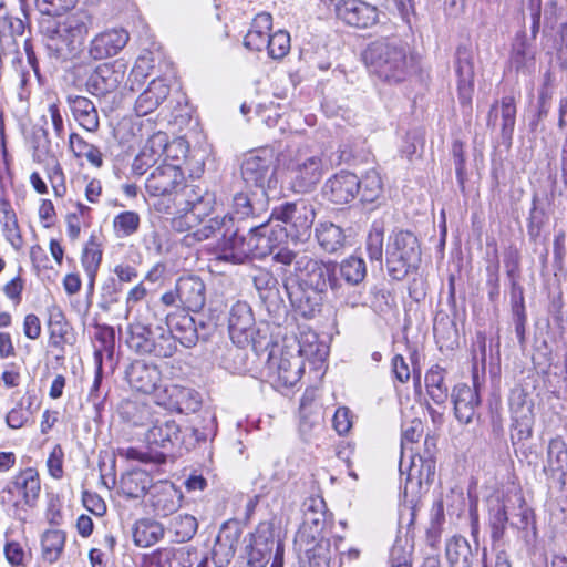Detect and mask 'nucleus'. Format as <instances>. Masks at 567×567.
<instances>
[{"mask_svg":"<svg viewBox=\"0 0 567 567\" xmlns=\"http://www.w3.org/2000/svg\"><path fill=\"white\" fill-rule=\"evenodd\" d=\"M82 503L95 516H103L106 513V504L96 493L84 491L82 493Z\"/></svg>","mask_w":567,"mask_h":567,"instance_id":"obj_64","label":"nucleus"},{"mask_svg":"<svg viewBox=\"0 0 567 567\" xmlns=\"http://www.w3.org/2000/svg\"><path fill=\"white\" fill-rule=\"evenodd\" d=\"M284 286L291 305L302 317L313 318L321 311L326 291L295 286L290 279H286Z\"/></svg>","mask_w":567,"mask_h":567,"instance_id":"obj_22","label":"nucleus"},{"mask_svg":"<svg viewBox=\"0 0 567 567\" xmlns=\"http://www.w3.org/2000/svg\"><path fill=\"white\" fill-rule=\"evenodd\" d=\"M241 535L239 524L235 519L223 523L214 546L208 553L215 567H226L235 556L236 547Z\"/></svg>","mask_w":567,"mask_h":567,"instance_id":"obj_13","label":"nucleus"},{"mask_svg":"<svg viewBox=\"0 0 567 567\" xmlns=\"http://www.w3.org/2000/svg\"><path fill=\"white\" fill-rule=\"evenodd\" d=\"M501 118V135L504 142L511 144L515 123H516V104L513 96L507 95L492 104L488 112L487 125L495 127L497 120Z\"/></svg>","mask_w":567,"mask_h":567,"instance_id":"obj_28","label":"nucleus"},{"mask_svg":"<svg viewBox=\"0 0 567 567\" xmlns=\"http://www.w3.org/2000/svg\"><path fill=\"white\" fill-rule=\"evenodd\" d=\"M123 414L135 426H150L145 433V441L151 450L161 449L155 453L182 450L185 441L182 439L181 425L167 414H154L151 406L143 403L127 402Z\"/></svg>","mask_w":567,"mask_h":567,"instance_id":"obj_4","label":"nucleus"},{"mask_svg":"<svg viewBox=\"0 0 567 567\" xmlns=\"http://www.w3.org/2000/svg\"><path fill=\"white\" fill-rule=\"evenodd\" d=\"M303 353H312V350H307L301 346L296 351L290 349L282 350L277 365L278 379L282 385L291 388L301 379L303 373Z\"/></svg>","mask_w":567,"mask_h":567,"instance_id":"obj_29","label":"nucleus"},{"mask_svg":"<svg viewBox=\"0 0 567 567\" xmlns=\"http://www.w3.org/2000/svg\"><path fill=\"white\" fill-rule=\"evenodd\" d=\"M509 409L514 417L522 420L525 425H529L533 413V402L528 400V394L522 388H515L511 391Z\"/></svg>","mask_w":567,"mask_h":567,"instance_id":"obj_48","label":"nucleus"},{"mask_svg":"<svg viewBox=\"0 0 567 567\" xmlns=\"http://www.w3.org/2000/svg\"><path fill=\"white\" fill-rule=\"evenodd\" d=\"M184 182V174L177 165L162 164L147 177L146 192L151 196L172 195Z\"/></svg>","mask_w":567,"mask_h":567,"instance_id":"obj_17","label":"nucleus"},{"mask_svg":"<svg viewBox=\"0 0 567 567\" xmlns=\"http://www.w3.org/2000/svg\"><path fill=\"white\" fill-rule=\"evenodd\" d=\"M536 50L524 31L516 34L511 50V65L517 72L529 71L535 65Z\"/></svg>","mask_w":567,"mask_h":567,"instance_id":"obj_35","label":"nucleus"},{"mask_svg":"<svg viewBox=\"0 0 567 567\" xmlns=\"http://www.w3.org/2000/svg\"><path fill=\"white\" fill-rule=\"evenodd\" d=\"M216 204L215 195L209 192H204L197 187L192 188L189 193L186 195L185 207L183 210L185 213L197 212V213H212L216 208L214 205Z\"/></svg>","mask_w":567,"mask_h":567,"instance_id":"obj_49","label":"nucleus"},{"mask_svg":"<svg viewBox=\"0 0 567 567\" xmlns=\"http://www.w3.org/2000/svg\"><path fill=\"white\" fill-rule=\"evenodd\" d=\"M169 85L163 79H154L138 95L134 110L138 116H145L156 110L168 96Z\"/></svg>","mask_w":567,"mask_h":567,"instance_id":"obj_31","label":"nucleus"},{"mask_svg":"<svg viewBox=\"0 0 567 567\" xmlns=\"http://www.w3.org/2000/svg\"><path fill=\"white\" fill-rule=\"evenodd\" d=\"M102 254V244L99 241L97 236L92 234L81 257L82 266L90 278L91 285H93L96 272L100 268Z\"/></svg>","mask_w":567,"mask_h":567,"instance_id":"obj_46","label":"nucleus"},{"mask_svg":"<svg viewBox=\"0 0 567 567\" xmlns=\"http://www.w3.org/2000/svg\"><path fill=\"white\" fill-rule=\"evenodd\" d=\"M312 221L313 219H309L307 215H270L265 225L268 226L271 239H301L310 235Z\"/></svg>","mask_w":567,"mask_h":567,"instance_id":"obj_14","label":"nucleus"},{"mask_svg":"<svg viewBox=\"0 0 567 567\" xmlns=\"http://www.w3.org/2000/svg\"><path fill=\"white\" fill-rule=\"evenodd\" d=\"M336 14L338 19L346 24L367 29L378 22V9L362 0H340L336 4Z\"/></svg>","mask_w":567,"mask_h":567,"instance_id":"obj_15","label":"nucleus"},{"mask_svg":"<svg viewBox=\"0 0 567 567\" xmlns=\"http://www.w3.org/2000/svg\"><path fill=\"white\" fill-rule=\"evenodd\" d=\"M452 156L455 165V173L457 182L461 186L464 185L466 171H465V154L464 144L461 141H455L452 145Z\"/></svg>","mask_w":567,"mask_h":567,"instance_id":"obj_62","label":"nucleus"},{"mask_svg":"<svg viewBox=\"0 0 567 567\" xmlns=\"http://www.w3.org/2000/svg\"><path fill=\"white\" fill-rule=\"evenodd\" d=\"M65 101L73 120L83 130L89 133H96L100 130V115L93 101L78 94H68Z\"/></svg>","mask_w":567,"mask_h":567,"instance_id":"obj_25","label":"nucleus"},{"mask_svg":"<svg viewBox=\"0 0 567 567\" xmlns=\"http://www.w3.org/2000/svg\"><path fill=\"white\" fill-rule=\"evenodd\" d=\"M172 395L177 398L176 409L182 413L196 412L202 404L199 393L189 388H173Z\"/></svg>","mask_w":567,"mask_h":567,"instance_id":"obj_51","label":"nucleus"},{"mask_svg":"<svg viewBox=\"0 0 567 567\" xmlns=\"http://www.w3.org/2000/svg\"><path fill=\"white\" fill-rule=\"evenodd\" d=\"M445 557L449 567H473L477 561V548L473 550L465 537L455 535L446 542Z\"/></svg>","mask_w":567,"mask_h":567,"instance_id":"obj_33","label":"nucleus"},{"mask_svg":"<svg viewBox=\"0 0 567 567\" xmlns=\"http://www.w3.org/2000/svg\"><path fill=\"white\" fill-rule=\"evenodd\" d=\"M271 27V14L268 12L258 13L252 20L251 28L244 38V45L252 51H261L267 48Z\"/></svg>","mask_w":567,"mask_h":567,"instance_id":"obj_36","label":"nucleus"},{"mask_svg":"<svg viewBox=\"0 0 567 567\" xmlns=\"http://www.w3.org/2000/svg\"><path fill=\"white\" fill-rule=\"evenodd\" d=\"M297 549L305 554L307 567H330L331 545L330 540L312 542L310 544L296 545Z\"/></svg>","mask_w":567,"mask_h":567,"instance_id":"obj_45","label":"nucleus"},{"mask_svg":"<svg viewBox=\"0 0 567 567\" xmlns=\"http://www.w3.org/2000/svg\"><path fill=\"white\" fill-rule=\"evenodd\" d=\"M152 486V477L142 470L130 471L122 475L120 491L127 498L144 496Z\"/></svg>","mask_w":567,"mask_h":567,"instance_id":"obj_40","label":"nucleus"},{"mask_svg":"<svg viewBox=\"0 0 567 567\" xmlns=\"http://www.w3.org/2000/svg\"><path fill=\"white\" fill-rule=\"evenodd\" d=\"M164 533L165 529L161 523L144 518L135 523L133 539L136 546L146 548L159 542Z\"/></svg>","mask_w":567,"mask_h":567,"instance_id":"obj_41","label":"nucleus"},{"mask_svg":"<svg viewBox=\"0 0 567 567\" xmlns=\"http://www.w3.org/2000/svg\"><path fill=\"white\" fill-rule=\"evenodd\" d=\"M198 550L192 546L162 547L144 555L141 567H194Z\"/></svg>","mask_w":567,"mask_h":567,"instance_id":"obj_12","label":"nucleus"},{"mask_svg":"<svg viewBox=\"0 0 567 567\" xmlns=\"http://www.w3.org/2000/svg\"><path fill=\"white\" fill-rule=\"evenodd\" d=\"M125 79V68L120 63H101L86 78L85 90L97 99L116 92Z\"/></svg>","mask_w":567,"mask_h":567,"instance_id":"obj_10","label":"nucleus"},{"mask_svg":"<svg viewBox=\"0 0 567 567\" xmlns=\"http://www.w3.org/2000/svg\"><path fill=\"white\" fill-rule=\"evenodd\" d=\"M168 148V136L164 132L154 133L145 143L132 163V172L142 176L155 165Z\"/></svg>","mask_w":567,"mask_h":567,"instance_id":"obj_27","label":"nucleus"},{"mask_svg":"<svg viewBox=\"0 0 567 567\" xmlns=\"http://www.w3.org/2000/svg\"><path fill=\"white\" fill-rule=\"evenodd\" d=\"M66 534L60 529H48L41 536V556L44 561L53 564L61 557Z\"/></svg>","mask_w":567,"mask_h":567,"instance_id":"obj_44","label":"nucleus"},{"mask_svg":"<svg viewBox=\"0 0 567 567\" xmlns=\"http://www.w3.org/2000/svg\"><path fill=\"white\" fill-rule=\"evenodd\" d=\"M382 190V181L380 174L375 169L367 172L364 177L360 179V192L362 202H374Z\"/></svg>","mask_w":567,"mask_h":567,"instance_id":"obj_53","label":"nucleus"},{"mask_svg":"<svg viewBox=\"0 0 567 567\" xmlns=\"http://www.w3.org/2000/svg\"><path fill=\"white\" fill-rule=\"evenodd\" d=\"M168 332L185 348H193L199 340L198 326L185 310L169 312L165 316Z\"/></svg>","mask_w":567,"mask_h":567,"instance_id":"obj_24","label":"nucleus"},{"mask_svg":"<svg viewBox=\"0 0 567 567\" xmlns=\"http://www.w3.org/2000/svg\"><path fill=\"white\" fill-rule=\"evenodd\" d=\"M383 238V228L374 224L367 237V251L371 260L382 261Z\"/></svg>","mask_w":567,"mask_h":567,"instance_id":"obj_58","label":"nucleus"},{"mask_svg":"<svg viewBox=\"0 0 567 567\" xmlns=\"http://www.w3.org/2000/svg\"><path fill=\"white\" fill-rule=\"evenodd\" d=\"M127 334L126 343L130 349L140 354H151L155 339L147 326L140 322L131 323Z\"/></svg>","mask_w":567,"mask_h":567,"instance_id":"obj_43","label":"nucleus"},{"mask_svg":"<svg viewBox=\"0 0 567 567\" xmlns=\"http://www.w3.org/2000/svg\"><path fill=\"white\" fill-rule=\"evenodd\" d=\"M95 339L102 344V348L100 349L102 353L104 351L110 355L113 353L115 346V331L112 327L106 324L97 326Z\"/></svg>","mask_w":567,"mask_h":567,"instance_id":"obj_63","label":"nucleus"},{"mask_svg":"<svg viewBox=\"0 0 567 567\" xmlns=\"http://www.w3.org/2000/svg\"><path fill=\"white\" fill-rule=\"evenodd\" d=\"M92 25V17L85 10H76L63 18H43L39 21L50 58L66 62L76 59L83 51Z\"/></svg>","mask_w":567,"mask_h":567,"instance_id":"obj_1","label":"nucleus"},{"mask_svg":"<svg viewBox=\"0 0 567 567\" xmlns=\"http://www.w3.org/2000/svg\"><path fill=\"white\" fill-rule=\"evenodd\" d=\"M182 495L173 484L163 485L152 494L151 506L156 516L167 517L181 507Z\"/></svg>","mask_w":567,"mask_h":567,"instance_id":"obj_38","label":"nucleus"},{"mask_svg":"<svg viewBox=\"0 0 567 567\" xmlns=\"http://www.w3.org/2000/svg\"><path fill=\"white\" fill-rule=\"evenodd\" d=\"M317 238L323 249L329 252L337 251L346 240L343 230L334 224L321 225V228L317 229Z\"/></svg>","mask_w":567,"mask_h":567,"instance_id":"obj_50","label":"nucleus"},{"mask_svg":"<svg viewBox=\"0 0 567 567\" xmlns=\"http://www.w3.org/2000/svg\"><path fill=\"white\" fill-rule=\"evenodd\" d=\"M421 261V248L416 236L411 231L400 230L394 234L386 249V268L394 280L404 279L416 269Z\"/></svg>","mask_w":567,"mask_h":567,"instance_id":"obj_8","label":"nucleus"},{"mask_svg":"<svg viewBox=\"0 0 567 567\" xmlns=\"http://www.w3.org/2000/svg\"><path fill=\"white\" fill-rule=\"evenodd\" d=\"M10 488L22 495L27 506L33 507L39 498L41 484L37 470L28 467L17 474L10 482Z\"/></svg>","mask_w":567,"mask_h":567,"instance_id":"obj_34","label":"nucleus"},{"mask_svg":"<svg viewBox=\"0 0 567 567\" xmlns=\"http://www.w3.org/2000/svg\"><path fill=\"white\" fill-rule=\"evenodd\" d=\"M78 0H35L39 12L47 18L61 16L63 12L74 8Z\"/></svg>","mask_w":567,"mask_h":567,"instance_id":"obj_59","label":"nucleus"},{"mask_svg":"<svg viewBox=\"0 0 567 567\" xmlns=\"http://www.w3.org/2000/svg\"><path fill=\"white\" fill-rule=\"evenodd\" d=\"M268 54L275 60L282 59L290 51V35L285 30H278L269 35L267 48Z\"/></svg>","mask_w":567,"mask_h":567,"instance_id":"obj_56","label":"nucleus"},{"mask_svg":"<svg viewBox=\"0 0 567 567\" xmlns=\"http://www.w3.org/2000/svg\"><path fill=\"white\" fill-rule=\"evenodd\" d=\"M303 520L295 537V545L329 540L322 536L326 527V503L320 497H309L302 504Z\"/></svg>","mask_w":567,"mask_h":567,"instance_id":"obj_9","label":"nucleus"},{"mask_svg":"<svg viewBox=\"0 0 567 567\" xmlns=\"http://www.w3.org/2000/svg\"><path fill=\"white\" fill-rule=\"evenodd\" d=\"M249 240L235 231L226 241L219 259L233 264H244L251 256L261 258L266 255H275L279 247L271 245V238L268 234V226L265 223L249 228Z\"/></svg>","mask_w":567,"mask_h":567,"instance_id":"obj_7","label":"nucleus"},{"mask_svg":"<svg viewBox=\"0 0 567 567\" xmlns=\"http://www.w3.org/2000/svg\"><path fill=\"white\" fill-rule=\"evenodd\" d=\"M337 268L341 278L351 286L360 285L367 276V265L361 257L350 256L337 265Z\"/></svg>","mask_w":567,"mask_h":567,"instance_id":"obj_47","label":"nucleus"},{"mask_svg":"<svg viewBox=\"0 0 567 567\" xmlns=\"http://www.w3.org/2000/svg\"><path fill=\"white\" fill-rule=\"evenodd\" d=\"M455 73L458 100L461 104L470 105L474 92V65L472 54L465 47H458L456 50Z\"/></svg>","mask_w":567,"mask_h":567,"instance_id":"obj_26","label":"nucleus"},{"mask_svg":"<svg viewBox=\"0 0 567 567\" xmlns=\"http://www.w3.org/2000/svg\"><path fill=\"white\" fill-rule=\"evenodd\" d=\"M114 230L118 238L135 233L140 226L138 215H116L113 220Z\"/></svg>","mask_w":567,"mask_h":567,"instance_id":"obj_61","label":"nucleus"},{"mask_svg":"<svg viewBox=\"0 0 567 567\" xmlns=\"http://www.w3.org/2000/svg\"><path fill=\"white\" fill-rule=\"evenodd\" d=\"M125 379L135 391L151 394L158 388L162 373L157 365L135 360L125 369Z\"/></svg>","mask_w":567,"mask_h":567,"instance_id":"obj_19","label":"nucleus"},{"mask_svg":"<svg viewBox=\"0 0 567 567\" xmlns=\"http://www.w3.org/2000/svg\"><path fill=\"white\" fill-rule=\"evenodd\" d=\"M49 331L51 343L54 347H58L65 341L68 324L65 322L64 315L62 313L61 310L56 309L50 315Z\"/></svg>","mask_w":567,"mask_h":567,"instance_id":"obj_57","label":"nucleus"},{"mask_svg":"<svg viewBox=\"0 0 567 567\" xmlns=\"http://www.w3.org/2000/svg\"><path fill=\"white\" fill-rule=\"evenodd\" d=\"M209 424L210 426H205L203 430L197 427H187L182 435V439L185 441L183 449L189 451L197 444L205 443L208 436L215 435V416L209 417Z\"/></svg>","mask_w":567,"mask_h":567,"instance_id":"obj_55","label":"nucleus"},{"mask_svg":"<svg viewBox=\"0 0 567 567\" xmlns=\"http://www.w3.org/2000/svg\"><path fill=\"white\" fill-rule=\"evenodd\" d=\"M176 342L177 340L172 336V333H162L157 340H154V347L151 354L158 358H171L177 351Z\"/></svg>","mask_w":567,"mask_h":567,"instance_id":"obj_60","label":"nucleus"},{"mask_svg":"<svg viewBox=\"0 0 567 567\" xmlns=\"http://www.w3.org/2000/svg\"><path fill=\"white\" fill-rule=\"evenodd\" d=\"M69 150L75 158H85L95 168H101L104 164V156L101 150L96 145L89 143L76 132H72L69 135Z\"/></svg>","mask_w":567,"mask_h":567,"instance_id":"obj_39","label":"nucleus"},{"mask_svg":"<svg viewBox=\"0 0 567 567\" xmlns=\"http://www.w3.org/2000/svg\"><path fill=\"white\" fill-rule=\"evenodd\" d=\"M152 62L151 53L137 58L127 78V83L132 91L136 90V86H140L150 75V71L153 69Z\"/></svg>","mask_w":567,"mask_h":567,"instance_id":"obj_54","label":"nucleus"},{"mask_svg":"<svg viewBox=\"0 0 567 567\" xmlns=\"http://www.w3.org/2000/svg\"><path fill=\"white\" fill-rule=\"evenodd\" d=\"M171 527L181 542H187L195 536L198 529V522L193 515L184 514L174 517L171 522Z\"/></svg>","mask_w":567,"mask_h":567,"instance_id":"obj_52","label":"nucleus"},{"mask_svg":"<svg viewBox=\"0 0 567 567\" xmlns=\"http://www.w3.org/2000/svg\"><path fill=\"white\" fill-rule=\"evenodd\" d=\"M362 56L370 72L390 84L405 81L417 68L416 59L409 47L395 39L373 41Z\"/></svg>","mask_w":567,"mask_h":567,"instance_id":"obj_3","label":"nucleus"},{"mask_svg":"<svg viewBox=\"0 0 567 567\" xmlns=\"http://www.w3.org/2000/svg\"><path fill=\"white\" fill-rule=\"evenodd\" d=\"M176 285L182 310L198 312L203 309L206 302V286L202 278L195 275L182 276Z\"/></svg>","mask_w":567,"mask_h":567,"instance_id":"obj_23","label":"nucleus"},{"mask_svg":"<svg viewBox=\"0 0 567 567\" xmlns=\"http://www.w3.org/2000/svg\"><path fill=\"white\" fill-rule=\"evenodd\" d=\"M20 14L14 16L0 2V35L16 39L24 33L27 27H30V17L24 3H21Z\"/></svg>","mask_w":567,"mask_h":567,"instance_id":"obj_37","label":"nucleus"},{"mask_svg":"<svg viewBox=\"0 0 567 567\" xmlns=\"http://www.w3.org/2000/svg\"><path fill=\"white\" fill-rule=\"evenodd\" d=\"M128 39V33L123 29L101 32L90 41L89 56L93 60H103L116 55L126 45Z\"/></svg>","mask_w":567,"mask_h":567,"instance_id":"obj_21","label":"nucleus"},{"mask_svg":"<svg viewBox=\"0 0 567 567\" xmlns=\"http://www.w3.org/2000/svg\"><path fill=\"white\" fill-rule=\"evenodd\" d=\"M243 179L247 185L257 187L249 193L234 196L235 213H265L269 199L265 187L269 186L276 172L275 154L270 148H259L248 153L240 166Z\"/></svg>","mask_w":567,"mask_h":567,"instance_id":"obj_2","label":"nucleus"},{"mask_svg":"<svg viewBox=\"0 0 567 567\" xmlns=\"http://www.w3.org/2000/svg\"><path fill=\"white\" fill-rule=\"evenodd\" d=\"M508 524L507 505L504 499L495 498L488 508V529L493 549L507 547L505 532Z\"/></svg>","mask_w":567,"mask_h":567,"instance_id":"obj_30","label":"nucleus"},{"mask_svg":"<svg viewBox=\"0 0 567 567\" xmlns=\"http://www.w3.org/2000/svg\"><path fill=\"white\" fill-rule=\"evenodd\" d=\"M454 415L461 424H470L477 415L481 405L478 385L474 379L473 385L466 383L456 384L451 393Z\"/></svg>","mask_w":567,"mask_h":567,"instance_id":"obj_16","label":"nucleus"},{"mask_svg":"<svg viewBox=\"0 0 567 567\" xmlns=\"http://www.w3.org/2000/svg\"><path fill=\"white\" fill-rule=\"evenodd\" d=\"M274 261L282 266H293L296 280H290L295 286L317 291H327L328 287L337 290L340 286L334 276L337 270L336 262H324L312 258L305 251H293L287 247L277 249L274 255Z\"/></svg>","mask_w":567,"mask_h":567,"instance_id":"obj_5","label":"nucleus"},{"mask_svg":"<svg viewBox=\"0 0 567 567\" xmlns=\"http://www.w3.org/2000/svg\"><path fill=\"white\" fill-rule=\"evenodd\" d=\"M282 163L286 178L296 193L311 192L328 171L322 155L308 146L289 150Z\"/></svg>","mask_w":567,"mask_h":567,"instance_id":"obj_6","label":"nucleus"},{"mask_svg":"<svg viewBox=\"0 0 567 567\" xmlns=\"http://www.w3.org/2000/svg\"><path fill=\"white\" fill-rule=\"evenodd\" d=\"M544 473L551 477L558 476L561 485L566 484L567 445L559 436L551 439L548 443Z\"/></svg>","mask_w":567,"mask_h":567,"instance_id":"obj_32","label":"nucleus"},{"mask_svg":"<svg viewBox=\"0 0 567 567\" xmlns=\"http://www.w3.org/2000/svg\"><path fill=\"white\" fill-rule=\"evenodd\" d=\"M227 217L229 220L233 219L230 215H225L223 218L210 217V215H175L171 219V227L178 233L187 231L188 236L202 241L220 231Z\"/></svg>","mask_w":567,"mask_h":567,"instance_id":"obj_11","label":"nucleus"},{"mask_svg":"<svg viewBox=\"0 0 567 567\" xmlns=\"http://www.w3.org/2000/svg\"><path fill=\"white\" fill-rule=\"evenodd\" d=\"M446 370L439 364L429 369L425 374V388L429 396L435 404L442 405L449 398V388L445 384Z\"/></svg>","mask_w":567,"mask_h":567,"instance_id":"obj_42","label":"nucleus"},{"mask_svg":"<svg viewBox=\"0 0 567 567\" xmlns=\"http://www.w3.org/2000/svg\"><path fill=\"white\" fill-rule=\"evenodd\" d=\"M255 318L248 303L238 301L229 312L228 329L231 340L238 346L254 341Z\"/></svg>","mask_w":567,"mask_h":567,"instance_id":"obj_20","label":"nucleus"},{"mask_svg":"<svg viewBox=\"0 0 567 567\" xmlns=\"http://www.w3.org/2000/svg\"><path fill=\"white\" fill-rule=\"evenodd\" d=\"M359 193L360 179L348 171H341L329 178L322 188L323 197L337 205L348 204Z\"/></svg>","mask_w":567,"mask_h":567,"instance_id":"obj_18","label":"nucleus"}]
</instances>
